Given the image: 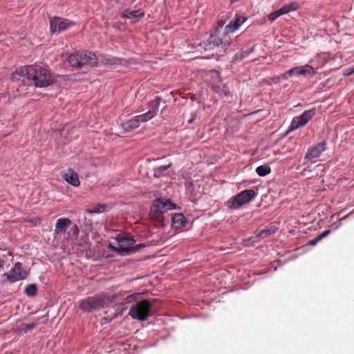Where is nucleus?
<instances>
[{"label": "nucleus", "instance_id": "a19ab883", "mask_svg": "<svg viewBox=\"0 0 354 354\" xmlns=\"http://www.w3.org/2000/svg\"><path fill=\"white\" fill-rule=\"evenodd\" d=\"M232 3H234V2H236L238 0H230Z\"/></svg>", "mask_w": 354, "mask_h": 354}, {"label": "nucleus", "instance_id": "7c9ffc66", "mask_svg": "<svg viewBox=\"0 0 354 354\" xmlns=\"http://www.w3.org/2000/svg\"><path fill=\"white\" fill-rule=\"evenodd\" d=\"M217 92L220 95L223 96H227L230 94V91L227 88H226L225 86H223L221 89H220V91H217Z\"/></svg>", "mask_w": 354, "mask_h": 354}, {"label": "nucleus", "instance_id": "a211bd4d", "mask_svg": "<svg viewBox=\"0 0 354 354\" xmlns=\"http://www.w3.org/2000/svg\"><path fill=\"white\" fill-rule=\"evenodd\" d=\"M246 21V18L243 16H236L234 20H232L225 28L229 33L238 30L239 27Z\"/></svg>", "mask_w": 354, "mask_h": 354}, {"label": "nucleus", "instance_id": "ddd939ff", "mask_svg": "<svg viewBox=\"0 0 354 354\" xmlns=\"http://www.w3.org/2000/svg\"><path fill=\"white\" fill-rule=\"evenodd\" d=\"M72 224L71 221L68 218H58L55 223V227L54 230L53 236L56 239L59 236L66 233L67 229Z\"/></svg>", "mask_w": 354, "mask_h": 354}, {"label": "nucleus", "instance_id": "c9c22d12", "mask_svg": "<svg viewBox=\"0 0 354 354\" xmlns=\"http://www.w3.org/2000/svg\"><path fill=\"white\" fill-rule=\"evenodd\" d=\"M109 248H111L114 252H115L118 254H124L122 252V250H120L121 247H120V246H118L117 248V247L113 246L112 245L110 244Z\"/></svg>", "mask_w": 354, "mask_h": 354}, {"label": "nucleus", "instance_id": "2eb2a0df", "mask_svg": "<svg viewBox=\"0 0 354 354\" xmlns=\"http://www.w3.org/2000/svg\"><path fill=\"white\" fill-rule=\"evenodd\" d=\"M142 114L136 115L129 120L122 124V127L125 131H130L134 129L138 128L141 122H145L147 120L145 118H142Z\"/></svg>", "mask_w": 354, "mask_h": 354}, {"label": "nucleus", "instance_id": "4c0bfd02", "mask_svg": "<svg viewBox=\"0 0 354 354\" xmlns=\"http://www.w3.org/2000/svg\"><path fill=\"white\" fill-rule=\"evenodd\" d=\"M288 77H290V76H289L288 73H287V71H286L284 73H283L280 75V77L283 80H287Z\"/></svg>", "mask_w": 354, "mask_h": 354}, {"label": "nucleus", "instance_id": "473e14b6", "mask_svg": "<svg viewBox=\"0 0 354 354\" xmlns=\"http://www.w3.org/2000/svg\"><path fill=\"white\" fill-rule=\"evenodd\" d=\"M286 6L288 9V12L290 11L296 10L298 8L297 3H292L290 4L286 5Z\"/></svg>", "mask_w": 354, "mask_h": 354}, {"label": "nucleus", "instance_id": "20e7f679", "mask_svg": "<svg viewBox=\"0 0 354 354\" xmlns=\"http://www.w3.org/2000/svg\"><path fill=\"white\" fill-rule=\"evenodd\" d=\"M157 299H144L131 306L129 315L132 319L139 321H145L153 315V306Z\"/></svg>", "mask_w": 354, "mask_h": 354}, {"label": "nucleus", "instance_id": "aec40b11", "mask_svg": "<svg viewBox=\"0 0 354 354\" xmlns=\"http://www.w3.org/2000/svg\"><path fill=\"white\" fill-rule=\"evenodd\" d=\"M122 17L124 18H141L145 16V12L142 10H125L122 14Z\"/></svg>", "mask_w": 354, "mask_h": 354}, {"label": "nucleus", "instance_id": "4468645a", "mask_svg": "<svg viewBox=\"0 0 354 354\" xmlns=\"http://www.w3.org/2000/svg\"><path fill=\"white\" fill-rule=\"evenodd\" d=\"M161 100V97L156 96L154 100H151L149 102V111L147 113L142 114L144 115L143 118H145L147 121L150 120L157 115Z\"/></svg>", "mask_w": 354, "mask_h": 354}, {"label": "nucleus", "instance_id": "9b49d317", "mask_svg": "<svg viewBox=\"0 0 354 354\" xmlns=\"http://www.w3.org/2000/svg\"><path fill=\"white\" fill-rule=\"evenodd\" d=\"M315 113V109L306 110L297 117L293 118L291 122V128L296 129L305 126L313 117Z\"/></svg>", "mask_w": 354, "mask_h": 354}, {"label": "nucleus", "instance_id": "6e6552de", "mask_svg": "<svg viewBox=\"0 0 354 354\" xmlns=\"http://www.w3.org/2000/svg\"><path fill=\"white\" fill-rule=\"evenodd\" d=\"M118 246L121 247L123 253L135 252L145 247L143 244H138L134 245L135 239L127 234H120L116 237Z\"/></svg>", "mask_w": 354, "mask_h": 354}, {"label": "nucleus", "instance_id": "9d476101", "mask_svg": "<svg viewBox=\"0 0 354 354\" xmlns=\"http://www.w3.org/2000/svg\"><path fill=\"white\" fill-rule=\"evenodd\" d=\"M75 22L67 19L55 17L50 21V28L53 32H60L74 26Z\"/></svg>", "mask_w": 354, "mask_h": 354}, {"label": "nucleus", "instance_id": "5701e85b", "mask_svg": "<svg viewBox=\"0 0 354 354\" xmlns=\"http://www.w3.org/2000/svg\"><path fill=\"white\" fill-rule=\"evenodd\" d=\"M256 172L259 176H266L271 172V168L268 165H261L257 167Z\"/></svg>", "mask_w": 354, "mask_h": 354}, {"label": "nucleus", "instance_id": "c756f323", "mask_svg": "<svg viewBox=\"0 0 354 354\" xmlns=\"http://www.w3.org/2000/svg\"><path fill=\"white\" fill-rule=\"evenodd\" d=\"M170 167V164L167 165H162L159 166L155 169V175L156 176L158 173H161L165 170H167L168 168Z\"/></svg>", "mask_w": 354, "mask_h": 354}, {"label": "nucleus", "instance_id": "f8f14e48", "mask_svg": "<svg viewBox=\"0 0 354 354\" xmlns=\"http://www.w3.org/2000/svg\"><path fill=\"white\" fill-rule=\"evenodd\" d=\"M287 73H288L289 76L303 75L304 77H313L316 74V71L311 66L306 64L304 66H295L290 68L287 71Z\"/></svg>", "mask_w": 354, "mask_h": 354}, {"label": "nucleus", "instance_id": "f704fd0d", "mask_svg": "<svg viewBox=\"0 0 354 354\" xmlns=\"http://www.w3.org/2000/svg\"><path fill=\"white\" fill-rule=\"evenodd\" d=\"M71 230L73 233V235L75 236H77L79 234V229L77 225H73V227L71 228Z\"/></svg>", "mask_w": 354, "mask_h": 354}, {"label": "nucleus", "instance_id": "1a4fd4ad", "mask_svg": "<svg viewBox=\"0 0 354 354\" xmlns=\"http://www.w3.org/2000/svg\"><path fill=\"white\" fill-rule=\"evenodd\" d=\"M28 275V272L24 268L23 264L17 262L8 272L4 273L2 276L6 278V281L13 283L18 281L24 280Z\"/></svg>", "mask_w": 354, "mask_h": 354}, {"label": "nucleus", "instance_id": "cd10ccee", "mask_svg": "<svg viewBox=\"0 0 354 354\" xmlns=\"http://www.w3.org/2000/svg\"><path fill=\"white\" fill-rule=\"evenodd\" d=\"M253 51V48H252L249 51H243L240 55H236L233 57L234 61H238L243 59L245 56L248 55L251 52Z\"/></svg>", "mask_w": 354, "mask_h": 354}, {"label": "nucleus", "instance_id": "e433bc0d", "mask_svg": "<svg viewBox=\"0 0 354 354\" xmlns=\"http://www.w3.org/2000/svg\"><path fill=\"white\" fill-rule=\"evenodd\" d=\"M280 15H277V10L275 12H274L273 13H272L270 15V18L271 19V20H274L275 19H277V17H279Z\"/></svg>", "mask_w": 354, "mask_h": 354}, {"label": "nucleus", "instance_id": "6ab92c4d", "mask_svg": "<svg viewBox=\"0 0 354 354\" xmlns=\"http://www.w3.org/2000/svg\"><path fill=\"white\" fill-rule=\"evenodd\" d=\"M172 225L175 228H181L187 222L186 218L181 213H176L171 216Z\"/></svg>", "mask_w": 354, "mask_h": 354}, {"label": "nucleus", "instance_id": "423d86ee", "mask_svg": "<svg viewBox=\"0 0 354 354\" xmlns=\"http://www.w3.org/2000/svg\"><path fill=\"white\" fill-rule=\"evenodd\" d=\"M231 43V37L230 33L224 29L221 32L218 28H215L213 33L208 38L207 44H205V50H211L214 47H221L224 51Z\"/></svg>", "mask_w": 354, "mask_h": 354}, {"label": "nucleus", "instance_id": "2f4dec72", "mask_svg": "<svg viewBox=\"0 0 354 354\" xmlns=\"http://www.w3.org/2000/svg\"><path fill=\"white\" fill-rule=\"evenodd\" d=\"M288 12V9L286 5L277 10V15H282Z\"/></svg>", "mask_w": 354, "mask_h": 354}, {"label": "nucleus", "instance_id": "c85d7f7f", "mask_svg": "<svg viewBox=\"0 0 354 354\" xmlns=\"http://www.w3.org/2000/svg\"><path fill=\"white\" fill-rule=\"evenodd\" d=\"M272 233L270 229H265L262 230L259 234L258 236L261 238H266L268 237L269 235H270Z\"/></svg>", "mask_w": 354, "mask_h": 354}, {"label": "nucleus", "instance_id": "b1692460", "mask_svg": "<svg viewBox=\"0 0 354 354\" xmlns=\"http://www.w3.org/2000/svg\"><path fill=\"white\" fill-rule=\"evenodd\" d=\"M331 231L330 230H326L324 231L322 234H320L319 236L315 237V239L310 240L309 241L310 245H315L319 241H320L322 239L326 237L328 234H330Z\"/></svg>", "mask_w": 354, "mask_h": 354}, {"label": "nucleus", "instance_id": "ea45409f", "mask_svg": "<svg viewBox=\"0 0 354 354\" xmlns=\"http://www.w3.org/2000/svg\"><path fill=\"white\" fill-rule=\"evenodd\" d=\"M3 265V261L0 259V268H1Z\"/></svg>", "mask_w": 354, "mask_h": 354}, {"label": "nucleus", "instance_id": "412c9836", "mask_svg": "<svg viewBox=\"0 0 354 354\" xmlns=\"http://www.w3.org/2000/svg\"><path fill=\"white\" fill-rule=\"evenodd\" d=\"M38 324H39L38 321H36L35 323H32V324L22 323L18 327L17 330L20 333H27L30 330L35 328L38 325Z\"/></svg>", "mask_w": 354, "mask_h": 354}, {"label": "nucleus", "instance_id": "f03ea898", "mask_svg": "<svg viewBox=\"0 0 354 354\" xmlns=\"http://www.w3.org/2000/svg\"><path fill=\"white\" fill-rule=\"evenodd\" d=\"M17 72L26 76L36 87H46L53 84V78L48 69L41 65H30L20 68Z\"/></svg>", "mask_w": 354, "mask_h": 354}, {"label": "nucleus", "instance_id": "bb28decb", "mask_svg": "<svg viewBox=\"0 0 354 354\" xmlns=\"http://www.w3.org/2000/svg\"><path fill=\"white\" fill-rule=\"evenodd\" d=\"M127 309V307L125 306L124 304L120 303L116 306L115 308V316L122 315L123 314V312Z\"/></svg>", "mask_w": 354, "mask_h": 354}, {"label": "nucleus", "instance_id": "0eeeda50", "mask_svg": "<svg viewBox=\"0 0 354 354\" xmlns=\"http://www.w3.org/2000/svg\"><path fill=\"white\" fill-rule=\"evenodd\" d=\"M257 195V193L253 189H245L235 196L231 200L227 201V205L230 209H238L245 204L250 203Z\"/></svg>", "mask_w": 354, "mask_h": 354}, {"label": "nucleus", "instance_id": "39448f33", "mask_svg": "<svg viewBox=\"0 0 354 354\" xmlns=\"http://www.w3.org/2000/svg\"><path fill=\"white\" fill-rule=\"evenodd\" d=\"M176 205L170 199L156 198L153 201L149 215L151 219L159 224L163 225L165 219L164 214L168 210L176 209Z\"/></svg>", "mask_w": 354, "mask_h": 354}, {"label": "nucleus", "instance_id": "f3484780", "mask_svg": "<svg viewBox=\"0 0 354 354\" xmlns=\"http://www.w3.org/2000/svg\"><path fill=\"white\" fill-rule=\"evenodd\" d=\"M62 176L67 183L74 187H78L80 185L78 174L71 169L64 171Z\"/></svg>", "mask_w": 354, "mask_h": 354}, {"label": "nucleus", "instance_id": "dca6fc26", "mask_svg": "<svg viewBox=\"0 0 354 354\" xmlns=\"http://www.w3.org/2000/svg\"><path fill=\"white\" fill-rule=\"evenodd\" d=\"M326 149V142L322 141L317 145L311 147L306 153L304 160L309 161L313 158H318L319 155Z\"/></svg>", "mask_w": 354, "mask_h": 354}, {"label": "nucleus", "instance_id": "f257e3e1", "mask_svg": "<svg viewBox=\"0 0 354 354\" xmlns=\"http://www.w3.org/2000/svg\"><path fill=\"white\" fill-rule=\"evenodd\" d=\"M124 292H120L118 294L101 292L93 296L82 299L80 301L79 308L84 312L90 313L93 310L105 308L115 300L124 297Z\"/></svg>", "mask_w": 354, "mask_h": 354}, {"label": "nucleus", "instance_id": "a878e982", "mask_svg": "<svg viewBox=\"0 0 354 354\" xmlns=\"http://www.w3.org/2000/svg\"><path fill=\"white\" fill-rule=\"evenodd\" d=\"M138 296V294H132L130 295L127 296L125 298H124L123 301L121 302L122 304H124L125 306H127V304L131 303L133 301H134Z\"/></svg>", "mask_w": 354, "mask_h": 354}, {"label": "nucleus", "instance_id": "58836bf2", "mask_svg": "<svg viewBox=\"0 0 354 354\" xmlns=\"http://www.w3.org/2000/svg\"><path fill=\"white\" fill-rule=\"evenodd\" d=\"M218 26L216 28H218V30L221 31V29L222 28L223 24V22L221 21V22H218Z\"/></svg>", "mask_w": 354, "mask_h": 354}, {"label": "nucleus", "instance_id": "4be33fe9", "mask_svg": "<svg viewBox=\"0 0 354 354\" xmlns=\"http://www.w3.org/2000/svg\"><path fill=\"white\" fill-rule=\"evenodd\" d=\"M107 206L104 204H96L91 208L87 209L86 212L89 214H98L106 211Z\"/></svg>", "mask_w": 354, "mask_h": 354}, {"label": "nucleus", "instance_id": "7ed1b4c3", "mask_svg": "<svg viewBox=\"0 0 354 354\" xmlns=\"http://www.w3.org/2000/svg\"><path fill=\"white\" fill-rule=\"evenodd\" d=\"M68 62L71 67L83 69L95 66L97 59L91 51H77L68 56Z\"/></svg>", "mask_w": 354, "mask_h": 354}, {"label": "nucleus", "instance_id": "393cba45", "mask_svg": "<svg viewBox=\"0 0 354 354\" xmlns=\"http://www.w3.org/2000/svg\"><path fill=\"white\" fill-rule=\"evenodd\" d=\"M37 288L35 284H28L25 290V293L27 296L33 297L36 295Z\"/></svg>", "mask_w": 354, "mask_h": 354}, {"label": "nucleus", "instance_id": "72a5a7b5", "mask_svg": "<svg viewBox=\"0 0 354 354\" xmlns=\"http://www.w3.org/2000/svg\"><path fill=\"white\" fill-rule=\"evenodd\" d=\"M354 73V66L350 68H348L344 70V75H350Z\"/></svg>", "mask_w": 354, "mask_h": 354}]
</instances>
